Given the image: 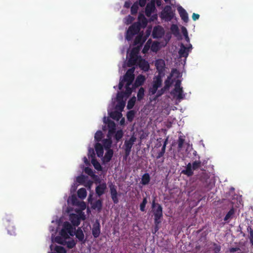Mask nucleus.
Returning <instances> with one entry per match:
<instances>
[{
    "label": "nucleus",
    "mask_w": 253,
    "mask_h": 253,
    "mask_svg": "<svg viewBox=\"0 0 253 253\" xmlns=\"http://www.w3.org/2000/svg\"><path fill=\"white\" fill-rule=\"evenodd\" d=\"M213 248L212 251L213 252V253H219L221 250V247L220 245H217L215 243H212Z\"/></svg>",
    "instance_id": "50"
},
{
    "label": "nucleus",
    "mask_w": 253,
    "mask_h": 253,
    "mask_svg": "<svg viewBox=\"0 0 253 253\" xmlns=\"http://www.w3.org/2000/svg\"><path fill=\"white\" fill-rule=\"evenodd\" d=\"M106 123L108 127V136L113 135L116 130V126L115 122L111 120L108 119Z\"/></svg>",
    "instance_id": "9"
},
{
    "label": "nucleus",
    "mask_w": 253,
    "mask_h": 253,
    "mask_svg": "<svg viewBox=\"0 0 253 253\" xmlns=\"http://www.w3.org/2000/svg\"><path fill=\"white\" fill-rule=\"evenodd\" d=\"M193 170L191 164L189 163L187 165L185 169L182 171V173L191 176L193 174Z\"/></svg>",
    "instance_id": "24"
},
{
    "label": "nucleus",
    "mask_w": 253,
    "mask_h": 253,
    "mask_svg": "<svg viewBox=\"0 0 253 253\" xmlns=\"http://www.w3.org/2000/svg\"><path fill=\"white\" fill-rule=\"evenodd\" d=\"M138 57L136 56H134L131 53L130 56V58H129L127 61V66L128 67H131L133 65H135L137 63Z\"/></svg>",
    "instance_id": "28"
},
{
    "label": "nucleus",
    "mask_w": 253,
    "mask_h": 253,
    "mask_svg": "<svg viewBox=\"0 0 253 253\" xmlns=\"http://www.w3.org/2000/svg\"><path fill=\"white\" fill-rule=\"evenodd\" d=\"M110 193L113 203L117 204L119 203L118 194L116 186L112 182L109 184Z\"/></svg>",
    "instance_id": "5"
},
{
    "label": "nucleus",
    "mask_w": 253,
    "mask_h": 253,
    "mask_svg": "<svg viewBox=\"0 0 253 253\" xmlns=\"http://www.w3.org/2000/svg\"><path fill=\"white\" fill-rule=\"evenodd\" d=\"M134 68H132L128 69L124 76L123 79L126 84H131L134 79Z\"/></svg>",
    "instance_id": "6"
},
{
    "label": "nucleus",
    "mask_w": 253,
    "mask_h": 253,
    "mask_svg": "<svg viewBox=\"0 0 253 253\" xmlns=\"http://www.w3.org/2000/svg\"><path fill=\"white\" fill-rule=\"evenodd\" d=\"M134 20V18L133 17L128 15L126 18V24H129L131 23Z\"/></svg>",
    "instance_id": "55"
},
{
    "label": "nucleus",
    "mask_w": 253,
    "mask_h": 253,
    "mask_svg": "<svg viewBox=\"0 0 253 253\" xmlns=\"http://www.w3.org/2000/svg\"><path fill=\"white\" fill-rule=\"evenodd\" d=\"M55 251L58 253H66V249L61 246H56L55 247Z\"/></svg>",
    "instance_id": "52"
},
{
    "label": "nucleus",
    "mask_w": 253,
    "mask_h": 253,
    "mask_svg": "<svg viewBox=\"0 0 253 253\" xmlns=\"http://www.w3.org/2000/svg\"><path fill=\"white\" fill-rule=\"evenodd\" d=\"M60 234L61 236V237L65 239H68L69 238V233L66 231L63 228L60 232Z\"/></svg>",
    "instance_id": "49"
},
{
    "label": "nucleus",
    "mask_w": 253,
    "mask_h": 253,
    "mask_svg": "<svg viewBox=\"0 0 253 253\" xmlns=\"http://www.w3.org/2000/svg\"><path fill=\"white\" fill-rule=\"evenodd\" d=\"M107 151L103 158V161L104 163H108L109 162L113 155V151L112 149L106 150Z\"/></svg>",
    "instance_id": "22"
},
{
    "label": "nucleus",
    "mask_w": 253,
    "mask_h": 253,
    "mask_svg": "<svg viewBox=\"0 0 253 253\" xmlns=\"http://www.w3.org/2000/svg\"><path fill=\"white\" fill-rule=\"evenodd\" d=\"M62 228L69 233L70 236H73L74 235V230L75 229L73 227L72 225L69 222H65Z\"/></svg>",
    "instance_id": "19"
},
{
    "label": "nucleus",
    "mask_w": 253,
    "mask_h": 253,
    "mask_svg": "<svg viewBox=\"0 0 253 253\" xmlns=\"http://www.w3.org/2000/svg\"><path fill=\"white\" fill-rule=\"evenodd\" d=\"M107 189V184L105 182L100 183L95 188V192L98 196L100 197L104 194Z\"/></svg>",
    "instance_id": "10"
},
{
    "label": "nucleus",
    "mask_w": 253,
    "mask_h": 253,
    "mask_svg": "<svg viewBox=\"0 0 253 253\" xmlns=\"http://www.w3.org/2000/svg\"><path fill=\"white\" fill-rule=\"evenodd\" d=\"M131 4V3L130 1H126L125 2L124 6L126 8H128L130 7Z\"/></svg>",
    "instance_id": "64"
},
{
    "label": "nucleus",
    "mask_w": 253,
    "mask_h": 253,
    "mask_svg": "<svg viewBox=\"0 0 253 253\" xmlns=\"http://www.w3.org/2000/svg\"><path fill=\"white\" fill-rule=\"evenodd\" d=\"M192 17L194 21H196L199 18L200 15L198 14L193 13Z\"/></svg>",
    "instance_id": "60"
},
{
    "label": "nucleus",
    "mask_w": 253,
    "mask_h": 253,
    "mask_svg": "<svg viewBox=\"0 0 253 253\" xmlns=\"http://www.w3.org/2000/svg\"><path fill=\"white\" fill-rule=\"evenodd\" d=\"M103 137V133L101 130H98L95 134L94 139L97 142H99L101 140Z\"/></svg>",
    "instance_id": "42"
},
{
    "label": "nucleus",
    "mask_w": 253,
    "mask_h": 253,
    "mask_svg": "<svg viewBox=\"0 0 253 253\" xmlns=\"http://www.w3.org/2000/svg\"><path fill=\"white\" fill-rule=\"evenodd\" d=\"M144 88L142 87H141L137 92V100L138 101L141 100L144 96Z\"/></svg>",
    "instance_id": "39"
},
{
    "label": "nucleus",
    "mask_w": 253,
    "mask_h": 253,
    "mask_svg": "<svg viewBox=\"0 0 253 253\" xmlns=\"http://www.w3.org/2000/svg\"><path fill=\"white\" fill-rule=\"evenodd\" d=\"M162 84V79L161 75H158L154 78V80L152 84L156 86L157 87H160Z\"/></svg>",
    "instance_id": "26"
},
{
    "label": "nucleus",
    "mask_w": 253,
    "mask_h": 253,
    "mask_svg": "<svg viewBox=\"0 0 253 253\" xmlns=\"http://www.w3.org/2000/svg\"><path fill=\"white\" fill-rule=\"evenodd\" d=\"M126 94L124 91L118 92L117 94V101H124V98Z\"/></svg>",
    "instance_id": "47"
},
{
    "label": "nucleus",
    "mask_w": 253,
    "mask_h": 253,
    "mask_svg": "<svg viewBox=\"0 0 253 253\" xmlns=\"http://www.w3.org/2000/svg\"><path fill=\"white\" fill-rule=\"evenodd\" d=\"M165 84L164 87L166 88H167V89H168L169 88V87H170V86L171 85V83H170L169 79H167L165 81Z\"/></svg>",
    "instance_id": "58"
},
{
    "label": "nucleus",
    "mask_w": 253,
    "mask_h": 253,
    "mask_svg": "<svg viewBox=\"0 0 253 253\" xmlns=\"http://www.w3.org/2000/svg\"><path fill=\"white\" fill-rule=\"evenodd\" d=\"M146 80V78L144 76L142 75H139L137 77L135 81L134 84H133V88L137 87L139 86L142 85Z\"/></svg>",
    "instance_id": "15"
},
{
    "label": "nucleus",
    "mask_w": 253,
    "mask_h": 253,
    "mask_svg": "<svg viewBox=\"0 0 253 253\" xmlns=\"http://www.w3.org/2000/svg\"><path fill=\"white\" fill-rule=\"evenodd\" d=\"M70 220L72 224L75 226H79L81 222L80 217L78 215L74 213L70 215Z\"/></svg>",
    "instance_id": "17"
},
{
    "label": "nucleus",
    "mask_w": 253,
    "mask_h": 253,
    "mask_svg": "<svg viewBox=\"0 0 253 253\" xmlns=\"http://www.w3.org/2000/svg\"><path fill=\"white\" fill-rule=\"evenodd\" d=\"M135 114V111L134 110H130L127 112L126 118L128 121L131 122L133 121Z\"/></svg>",
    "instance_id": "37"
},
{
    "label": "nucleus",
    "mask_w": 253,
    "mask_h": 253,
    "mask_svg": "<svg viewBox=\"0 0 253 253\" xmlns=\"http://www.w3.org/2000/svg\"><path fill=\"white\" fill-rule=\"evenodd\" d=\"M167 90L164 86L160 89V90H157L156 93V98H159L163 94H164L165 91Z\"/></svg>",
    "instance_id": "51"
},
{
    "label": "nucleus",
    "mask_w": 253,
    "mask_h": 253,
    "mask_svg": "<svg viewBox=\"0 0 253 253\" xmlns=\"http://www.w3.org/2000/svg\"><path fill=\"white\" fill-rule=\"evenodd\" d=\"M92 234L94 238H98L100 234V225L98 221H96L92 226Z\"/></svg>",
    "instance_id": "11"
},
{
    "label": "nucleus",
    "mask_w": 253,
    "mask_h": 253,
    "mask_svg": "<svg viewBox=\"0 0 253 253\" xmlns=\"http://www.w3.org/2000/svg\"><path fill=\"white\" fill-rule=\"evenodd\" d=\"M67 247L69 249H72L76 246V243L73 240L68 241L66 242Z\"/></svg>",
    "instance_id": "53"
},
{
    "label": "nucleus",
    "mask_w": 253,
    "mask_h": 253,
    "mask_svg": "<svg viewBox=\"0 0 253 253\" xmlns=\"http://www.w3.org/2000/svg\"><path fill=\"white\" fill-rule=\"evenodd\" d=\"M118 104L117 105V107L120 110H122L125 106V101H117Z\"/></svg>",
    "instance_id": "54"
},
{
    "label": "nucleus",
    "mask_w": 253,
    "mask_h": 253,
    "mask_svg": "<svg viewBox=\"0 0 253 253\" xmlns=\"http://www.w3.org/2000/svg\"><path fill=\"white\" fill-rule=\"evenodd\" d=\"M158 87L152 84V86L149 88V93L150 95H154L157 92Z\"/></svg>",
    "instance_id": "46"
},
{
    "label": "nucleus",
    "mask_w": 253,
    "mask_h": 253,
    "mask_svg": "<svg viewBox=\"0 0 253 253\" xmlns=\"http://www.w3.org/2000/svg\"><path fill=\"white\" fill-rule=\"evenodd\" d=\"M181 81L180 80H177L175 84L174 89H176L177 88H181L180 87Z\"/></svg>",
    "instance_id": "63"
},
{
    "label": "nucleus",
    "mask_w": 253,
    "mask_h": 253,
    "mask_svg": "<svg viewBox=\"0 0 253 253\" xmlns=\"http://www.w3.org/2000/svg\"><path fill=\"white\" fill-rule=\"evenodd\" d=\"M175 15L174 11H173L171 6L166 5L164 9L161 11L160 17L161 18L166 21H170L174 17Z\"/></svg>",
    "instance_id": "2"
},
{
    "label": "nucleus",
    "mask_w": 253,
    "mask_h": 253,
    "mask_svg": "<svg viewBox=\"0 0 253 253\" xmlns=\"http://www.w3.org/2000/svg\"><path fill=\"white\" fill-rule=\"evenodd\" d=\"M147 203V199L146 197L143 199L142 202L140 204V210L141 211L144 212L145 211V207Z\"/></svg>",
    "instance_id": "45"
},
{
    "label": "nucleus",
    "mask_w": 253,
    "mask_h": 253,
    "mask_svg": "<svg viewBox=\"0 0 253 253\" xmlns=\"http://www.w3.org/2000/svg\"><path fill=\"white\" fill-rule=\"evenodd\" d=\"M240 249L239 247H235V248H231L229 249V252L231 253H234L235 252H237L238 251H240Z\"/></svg>",
    "instance_id": "61"
},
{
    "label": "nucleus",
    "mask_w": 253,
    "mask_h": 253,
    "mask_svg": "<svg viewBox=\"0 0 253 253\" xmlns=\"http://www.w3.org/2000/svg\"><path fill=\"white\" fill-rule=\"evenodd\" d=\"M95 149L96 152V154L98 157H101L103 156L104 151L103 147L101 144L99 143H96L95 145Z\"/></svg>",
    "instance_id": "25"
},
{
    "label": "nucleus",
    "mask_w": 253,
    "mask_h": 253,
    "mask_svg": "<svg viewBox=\"0 0 253 253\" xmlns=\"http://www.w3.org/2000/svg\"><path fill=\"white\" fill-rule=\"evenodd\" d=\"M235 209L232 207L226 213L224 218V221L228 223L229 221L234 217L235 214Z\"/></svg>",
    "instance_id": "21"
},
{
    "label": "nucleus",
    "mask_w": 253,
    "mask_h": 253,
    "mask_svg": "<svg viewBox=\"0 0 253 253\" xmlns=\"http://www.w3.org/2000/svg\"><path fill=\"white\" fill-rule=\"evenodd\" d=\"M177 10L181 19L187 23L188 21V16L186 10L181 6H178Z\"/></svg>",
    "instance_id": "13"
},
{
    "label": "nucleus",
    "mask_w": 253,
    "mask_h": 253,
    "mask_svg": "<svg viewBox=\"0 0 253 253\" xmlns=\"http://www.w3.org/2000/svg\"><path fill=\"white\" fill-rule=\"evenodd\" d=\"M136 100V97L134 96H132L131 98L129 99V100L128 101L126 106L127 109L130 110L134 107Z\"/></svg>",
    "instance_id": "32"
},
{
    "label": "nucleus",
    "mask_w": 253,
    "mask_h": 253,
    "mask_svg": "<svg viewBox=\"0 0 253 253\" xmlns=\"http://www.w3.org/2000/svg\"><path fill=\"white\" fill-rule=\"evenodd\" d=\"M138 22L136 23H139L140 28H145L148 24V21L146 18L143 14L140 13L138 17Z\"/></svg>",
    "instance_id": "20"
},
{
    "label": "nucleus",
    "mask_w": 253,
    "mask_h": 253,
    "mask_svg": "<svg viewBox=\"0 0 253 253\" xmlns=\"http://www.w3.org/2000/svg\"><path fill=\"white\" fill-rule=\"evenodd\" d=\"M155 0H151V1L147 4L145 8V14L147 17H150L155 10Z\"/></svg>",
    "instance_id": "8"
},
{
    "label": "nucleus",
    "mask_w": 253,
    "mask_h": 253,
    "mask_svg": "<svg viewBox=\"0 0 253 253\" xmlns=\"http://www.w3.org/2000/svg\"><path fill=\"white\" fill-rule=\"evenodd\" d=\"M139 5L137 1L132 4L130 9V12L132 15H135L137 13Z\"/></svg>",
    "instance_id": "36"
},
{
    "label": "nucleus",
    "mask_w": 253,
    "mask_h": 253,
    "mask_svg": "<svg viewBox=\"0 0 253 253\" xmlns=\"http://www.w3.org/2000/svg\"><path fill=\"white\" fill-rule=\"evenodd\" d=\"M185 142L184 138H183L182 136H180L178 137V149L180 150L182 148L183 144Z\"/></svg>",
    "instance_id": "48"
},
{
    "label": "nucleus",
    "mask_w": 253,
    "mask_h": 253,
    "mask_svg": "<svg viewBox=\"0 0 253 253\" xmlns=\"http://www.w3.org/2000/svg\"><path fill=\"white\" fill-rule=\"evenodd\" d=\"M114 137L116 140V142H119L124 136V132L122 129H119L117 131L115 130V132L114 133Z\"/></svg>",
    "instance_id": "29"
},
{
    "label": "nucleus",
    "mask_w": 253,
    "mask_h": 253,
    "mask_svg": "<svg viewBox=\"0 0 253 253\" xmlns=\"http://www.w3.org/2000/svg\"><path fill=\"white\" fill-rule=\"evenodd\" d=\"M125 82H126L125 81H124V79H120V82L119 84V85H118L119 89L121 90L122 89V88L124 86Z\"/></svg>",
    "instance_id": "59"
},
{
    "label": "nucleus",
    "mask_w": 253,
    "mask_h": 253,
    "mask_svg": "<svg viewBox=\"0 0 253 253\" xmlns=\"http://www.w3.org/2000/svg\"><path fill=\"white\" fill-rule=\"evenodd\" d=\"M112 142V140L110 138L103 140V144L105 150L111 149Z\"/></svg>",
    "instance_id": "34"
},
{
    "label": "nucleus",
    "mask_w": 253,
    "mask_h": 253,
    "mask_svg": "<svg viewBox=\"0 0 253 253\" xmlns=\"http://www.w3.org/2000/svg\"><path fill=\"white\" fill-rule=\"evenodd\" d=\"M165 35V30L161 26L154 27L152 32V37L154 39L161 38Z\"/></svg>",
    "instance_id": "7"
},
{
    "label": "nucleus",
    "mask_w": 253,
    "mask_h": 253,
    "mask_svg": "<svg viewBox=\"0 0 253 253\" xmlns=\"http://www.w3.org/2000/svg\"><path fill=\"white\" fill-rule=\"evenodd\" d=\"M198 159H200L199 156H198ZM201 164L202 163L199 160L198 161H194L192 163V165H191L193 169L194 170L198 169L201 166Z\"/></svg>",
    "instance_id": "41"
},
{
    "label": "nucleus",
    "mask_w": 253,
    "mask_h": 253,
    "mask_svg": "<svg viewBox=\"0 0 253 253\" xmlns=\"http://www.w3.org/2000/svg\"><path fill=\"white\" fill-rule=\"evenodd\" d=\"M140 26L139 23H134L127 29L126 39L128 41H131L133 36L137 34L140 30Z\"/></svg>",
    "instance_id": "4"
},
{
    "label": "nucleus",
    "mask_w": 253,
    "mask_h": 253,
    "mask_svg": "<svg viewBox=\"0 0 253 253\" xmlns=\"http://www.w3.org/2000/svg\"><path fill=\"white\" fill-rule=\"evenodd\" d=\"M91 208L93 210H97V211L100 212L102 208V200L100 199L97 200L91 203Z\"/></svg>",
    "instance_id": "23"
},
{
    "label": "nucleus",
    "mask_w": 253,
    "mask_h": 253,
    "mask_svg": "<svg viewBox=\"0 0 253 253\" xmlns=\"http://www.w3.org/2000/svg\"><path fill=\"white\" fill-rule=\"evenodd\" d=\"M152 209L154 216V223L159 224L161 222V218L163 217V208L159 203H156L154 200L152 203Z\"/></svg>",
    "instance_id": "1"
},
{
    "label": "nucleus",
    "mask_w": 253,
    "mask_h": 253,
    "mask_svg": "<svg viewBox=\"0 0 253 253\" xmlns=\"http://www.w3.org/2000/svg\"><path fill=\"white\" fill-rule=\"evenodd\" d=\"M247 230L249 233V239L250 240V244L252 246H253V229L251 226H248Z\"/></svg>",
    "instance_id": "40"
},
{
    "label": "nucleus",
    "mask_w": 253,
    "mask_h": 253,
    "mask_svg": "<svg viewBox=\"0 0 253 253\" xmlns=\"http://www.w3.org/2000/svg\"><path fill=\"white\" fill-rule=\"evenodd\" d=\"M150 181V175L149 174V173H144L142 176L141 183L143 185H147L149 183Z\"/></svg>",
    "instance_id": "31"
},
{
    "label": "nucleus",
    "mask_w": 253,
    "mask_h": 253,
    "mask_svg": "<svg viewBox=\"0 0 253 253\" xmlns=\"http://www.w3.org/2000/svg\"><path fill=\"white\" fill-rule=\"evenodd\" d=\"M84 171L86 173H87L89 175H92L93 174L92 170L88 167H86L85 168Z\"/></svg>",
    "instance_id": "57"
},
{
    "label": "nucleus",
    "mask_w": 253,
    "mask_h": 253,
    "mask_svg": "<svg viewBox=\"0 0 253 253\" xmlns=\"http://www.w3.org/2000/svg\"><path fill=\"white\" fill-rule=\"evenodd\" d=\"M170 30L173 35L177 36L179 33L178 26L175 24H172L170 27Z\"/></svg>",
    "instance_id": "44"
},
{
    "label": "nucleus",
    "mask_w": 253,
    "mask_h": 253,
    "mask_svg": "<svg viewBox=\"0 0 253 253\" xmlns=\"http://www.w3.org/2000/svg\"><path fill=\"white\" fill-rule=\"evenodd\" d=\"M77 193L78 197L82 199L85 198L87 194L86 189L84 188L79 189Z\"/></svg>",
    "instance_id": "33"
},
{
    "label": "nucleus",
    "mask_w": 253,
    "mask_h": 253,
    "mask_svg": "<svg viewBox=\"0 0 253 253\" xmlns=\"http://www.w3.org/2000/svg\"><path fill=\"white\" fill-rule=\"evenodd\" d=\"M182 33L184 36H186V35H188V32L186 28L185 27H182L181 28Z\"/></svg>",
    "instance_id": "62"
},
{
    "label": "nucleus",
    "mask_w": 253,
    "mask_h": 253,
    "mask_svg": "<svg viewBox=\"0 0 253 253\" xmlns=\"http://www.w3.org/2000/svg\"><path fill=\"white\" fill-rule=\"evenodd\" d=\"M174 91L177 94V98L179 99H181L183 98V89L182 87L178 88L176 89H174Z\"/></svg>",
    "instance_id": "43"
},
{
    "label": "nucleus",
    "mask_w": 253,
    "mask_h": 253,
    "mask_svg": "<svg viewBox=\"0 0 253 253\" xmlns=\"http://www.w3.org/2000/svg\"><path fill=\"white\" fill-rule=\"evenodd\" d=\"M146 39H143L142 35H139L136 36L134 40L133 44L134 45H142L145 42Z\"/></svg>",
    "instance_id": "27"
},
{
    "label": "nucleus",
    "mask_w": 253,
    "mask_h": 253,
    "mask_svg": "<svg viewBox=\"0 0 253 253\" xmlns=\"http://www.w3.org/2000/svg\"><path fill=\"white\" fill-rule=\"evenodd\" d=\"M131 84H126V86H125L126 90L124 92L125 93V94H126V97L129 96L132 92V88L130 87V85Z\"/></svg>",
    "instance_id": "38"
},
{
    "label": "nucleus",
    "mask_w": 253,
    "mask_h": 253,
    "mask_svg": "<svg viewBox=\"0 0 253 253\" xmlns=\"http://www.w3.org/2000/svg\"><path fill=\"white\" fill-rule=\"evenodd\" d=\"M74 235L80 241L84 240V234L81 228H78L75 232L74 231Z\"/></svg>",
    "instance_id": "30"
},
{
    "label": "nucleus",
    "mask_w": 253,
    "mask_h": 253,
    "mask_svg": "<svg viewBox=\"0 0 253 253\" xmlns=\"http://www.w3.org/2000/svg\"><path fill=\"white\" fill-rule=\"evenodd\" d=\"M91 162L96 169H97V170H102V167L100 163L97 161L95 158H93L92 159H91Z\"/></svg>",
    "instance_id": "35"
},
{
    "label": "nucleus",
    "mask_w": 253,
    "mask_h": 253,
    "mask_svg": "<svg viewBox=\"0 0 253 253\" xmlns=\"http://www.w3.org/2000/svg\"><path fill=\"white\" fill-rule=\"evenodd\" d=\"M189 54V52L187 50L186 47L184 44L181 43L180 45V49L178 51V54L180 57L187 58Z\"/></svg>",
    "instance_id": "14"
},
{
    "label": "nucleus",
    "mask_w": 253,
    "mask_h": 253,
    "mask_svg": "<svg viewBox=\"0 0 253 253\" xmlns=\"http://www.w3.org/2000/svg\"><path fill=\"white\" fill-rule=\"evenodd\" d=\"M88 158H91V159L95 158V153L93 149L90 148L88 150Z\"/></svg>",
    "instance_id": "56"
},
{
    "label": "nucleus",
    "mask_w": 253,
    "mask_h": 253,
    "mask_svg": "<svg viewBox=\"0 0 253 253\" xmlns=\"http://www.w3.org/2000/svg\"><path fill=\"white\" fill-rule=\"evenodd\" d=\"M5 220L7 222H9V224L7 226V229L8 234L11 235H15L16 234V229L14 226H13L10 223L11 221L10 217L7 216L5 218Z\"/></svg>",
    "instance_id": "18"
},
{
    "label": "nucleus",
    "mask_w": 253,
    "mask_h": 253,
    "mask_svg": "<svg viewBox=\"0 0 253 253\" xmlns=\"http://www.w3.org/2000/svg\"><path fill=\"white\" fill-rule=\"evenodd\" d=\"M136 140V137L134 135H132L129 139L125 141L124 145V149L125 151V155L124 158L126 159L130 155L131 148Z\"/></svg>",
    "instance_id": "3"
},
{
    "label": "nucleus",
    "mask_w": 253,
    "mask_h": 253,
    "mask_svg": "<svg viewBox=\"0 0 253 253\" xmlns=\"http://www.w3.org/2000/svg\"><path fill=\"white\" fill-rule=\"evenodd\" d=\"M165 62L163 59H158L156 61L155 66L159 73V75H161L165 69Z\"/></svg>",
    "instance_id": "12"
},
{
    "label": "nucleus",
    "mask_w": 253,
    "mask_h": 253,
    "mask_svg": "<svg viewBox=\"0 0 253 253\" xmlns=\"http://www.w3.org/2000/svg\"><path fill=\"white\" fill-rule=\"evenodd\" d=\"M138 64L140 68L145 72L148 71L149 69L150 66L149 63L145 59L140 58Z\"/></svg>",
    "instance_id": "16"
}]
</instances>
